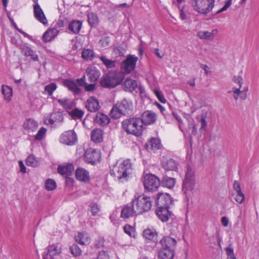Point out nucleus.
Listing matches in <instances>:
<instances>
[{
	"mask_svg": "<svg viewBox=\"0 0 259 259\" xmlns=\"http://www.w3.org/2000/svg\"><path fill=\"white\" fill-rule=\"evenodd\" d=\"M38 125L37 122L34 119L28 118L24 122L23 126L28 133H32L36 130Z\"/></svg>",
	"mask_w": 259,
	"mask_h": 259,
	"instance_id": "6ab92c4d",
	"label": "nucleus"
},
{
	"mask_svg": "<svg viewBox=\"0 0 259 259\" xmlns=\"http://www.w3.org/2000/svg\"><path fill=\"white\" fill-rule=\"evenodd\" d=\"M26 163L28 166L36 167L38 165L39 161L34 155H30L27 158Z\"/></svg>",
	"mask_w": 259,
	"mask_h": 259,
	"instance_id": "c03bdc74",
	"label": "nucleus"
},
{
	"mask_svg": "<svg viewBox=\"0 0 259 259\" xmlns=\"http://www.w3.org/2000/svg\"><path fill=\"white\" fill-rule=\"evenodd\" d=\"M206 114L204 113L201 115V118L200 120V122L201 123V126L200 128V131H204L206 130L207 122L206 120Z\"/></svg>",
	"mask_w": 259,
	"mask_h": 259,
	"instance_id": "864d4df0",
	"label": "nucleus"
},
{
	"mask_svg": "<svg viewBox=\"0 0 259 259\" xmlns=\"http://www.w3.org/2000/svg\"><path fill=\"white\" fill-rule=\"evenodd\" d=\"M74 170V166L72 164H67L60 165L58 167L59 174L65 178H69Z\"/></svg>",
	"mask_w": 259,
	"mask_h": 259,
	"instance_id": "dca6fc26",
	"label": "nucleus"
},
{
	"mask_svg": "<svg viewBox=\"0 0 259 259\" xmlns=\"http://www.w3.org/2000/svg\"><path fill=\"white\" fill-rule=\"evenodd\" d=\"M215 0H192L194 10L200 14L210 13L214 6Z\"/></svg>",
	"mask_w": 259,
	"mask_h": 259,
	"instance_id": "423d86ee",
	"label": "nucleus"
},
{
	"mask_svg": "<svg viewBox=\"0 0 259 259\" xmlns=\"http://www.w3.org/2000/svg\"><path fill=\"white\" fill-rule=\"evenodd\" d=\"M33 13L35 18L44 25L48 24V20L44 14V11L38 3L35 4L33 6Z\"/></svg>",
	"mask_w": 259,
	"mask_h": 259,
	"instance_id": "4468645a",
	"label": "nucleus"
},
{
	"mask_svg": "<svg viewBox=\"0 0 259 259\" xmlns=\"http://www.w3.org/2000/svg\"><path fill=\"white\" fill-rule=\"evenodd\" d=\"M175 183L176 180L174 178L166 176L163 177L161 182L162 186L169 189L172 188L174 187Z\"/></svg>",
	"mask_w": 259,
	"mask_h": 259,
	"instance_id": "4c0bfd02",
	"label": "nucleus"
},
{
	"mask_svg": "<svg viewBox=\"0 0 259 259\" xmlns=\"http://www.w3.org/2000/svg\"><path fill=\"white\" fill-rule=\"evenodd\" d=\"M75 241L81 245H87L90 243L91 238L86 232H79L75 236Z\"/></svg>",
	"mask_w": 259,
	"mask_h": 259,
	"instance_id": "5701e85b",
	"label": "nucleus"
},
{
	"mask_svg": "<svg viewBox=\"0 0 259 259\" xmlns=\"http://www.w3.org/2000/svg\"><path fill=\"white\" fill-rule=\"evenodd\" d=\"M63 116L61 113L56 112L51 114L49 122L50 124H54L56 122H61L63 121Z\"/></svg>",
	"mask_w": 259,
	"mask_h": 259,
	"instance_id": "c9c22d12",
	"label": "nucleus"
},
{
	"mask_svg": "<svg viewBox=\"0 0 259 259\" xmlns=\"http://www.w3.org/2000/svg\"><path fill=\"white\" fill-rule=\"evenodd\" d=\"M88 20L91 26H95L99 23V18L97 15L94 13H89L88 15Z\"/></svg>",
	"mask_w": 259,
	"mask_h": 259,
	"instance_id": "a19ab883",
	"label": "nucleus"
},
{
	"mask_svg": "<svg viewBox=\"0 0 259 259\" xmlns=\"http://www.w3.org/2000/svg\"><path fill=\"white\" fill-rule=\"evenodd\" d=\"M145 188L149 191H155L160 185L159 179L153 175L145 176L144 181Z\"/></svg>",
	"mask_w": 259,
	"mask_h": 259,
	"instance_id": "6e6552de",
	"label": "nucleus"
},
{
	"mask_svg": "<svg viewBox=\"0 0 259 259\" xmlns=\"http://www.w3.org/2000/svg\"><path fill=\"white\" fill-rule=\"evenodd\" d=\"M144 237L148 240H156L157 233L155 231L151 229H146L143 232Z\"/></svg>",
	"mask_w": 259,
	"mask_h": 259,
	"instance_id": "37998d69",
	"label": "nucleus"
},
{
	"mask_svg": "<svg viewBox=\"0 0 259 259\" xmlns=\"http://www.w3.org/2000/svg\"><path fill=\"white\" fill-rule=\"evenodd\" d=\"M56 101L63 107V108L66 109H70L74 106L72 101L67 98L59 99H57Z\"/></svg>",
	"mask_w": 259,
	"mask_h": 259,
	"instance_id": "e433bc0d",
	"label": "nucleus"
},
{
	"mask_svg": "<svg viewBox=\"0 0 259 259\" xmlns=\"http://www.w3.org/2000/svg\"><path fill=\"white\" fill-rule=\"evenodd\" d=\"M188 131L190 136H195L197 134V128L193 121L189 122Z\"/></svg>",
	"mask_w": 259,
	"mask_h": 259,
	"instance_id": "4d7b16f0",
	"label": "nucleus"
},
{
	"mask_svg": "<svg viewBox=\"0 0 259 259\" xmlns=\"http://www.w3.org/2000/svg\"><path fill=\"white\" fill-rule=\"evenodd\" d=\"M122 126L127 133L136 136H141L143 132V124L140 119L130 118L122 122Z\"/></svg>",
	"mask_w": 259,
	"mask_h": 259,
	"instance_id": "20e7f679",
	"label": "nucleus"
},
{
	"mask_svg": "<svg viewBox=\"0 0 259 259\" xmlns=\"http://www.w3.org/2000/svg\"><path fill=\"white\" fill-rule=\"evenodd\" d=\"M110 121V119L107 115L101 112H98L94 118V122L102 126L108 125Z\"/></svg>",
	"mask_w": 259,
	"mask_h": 259,
	"instance_id": "aec40b11",
	"label": "nucleus"
},
{
	"mask_svg": "<svg viewBox=\"0 0 259 259\" xmlns=\"http://www.w3.org/2000/svg\"><path fill=\"white\" fill-rule=\"evenodd\" d=\"M75 176L77 180L82 182H87L90 180L89 172L83 168L76 169Z\"/></svg>",
	"mask_w": 259,
	"mask_h": 259,
	"instance_id": "a878e982",
	"label": "nucleus"
},
{
	"mask_svg": "<svg viewBox=\"0 0 259 259\" xmlns=\"http://www.w3.org/2000/svg\"><path fill=\"white\" fill-rule=\"evenodd\" d=\"M175 253L173 249L161 248L158 252L159 259H172Z\"/></svg>",
	"mask_w": 259,
	"mask_h": 259,
	"instance_id": "bb28decb",
	"label": "nucleus"
},
{
	"mask_svg": "<svg viewBox=\"0 0 259 259\" xmlns=\"http://www.w3.org/2000/svg\"><path fill=\"white\" fill-rule=\"evenodd\" d=\"M100 60L106 66L107 68H111L115 66L116 62L115 61L108 59L106 56H102L99 57Z\"/></svg>",
	"mask_w": 259,
	"mask_h": 259,
	"instance_id": "79ce46f5",
	"label": "nucleus"
},
{
	"mask_svg": "<svg viewBox=\"0 0 259 259\" xmlns=\"http://www.w3.org/2000/svg\"><path fill=\"white\" fill-rule=\"evenodd\" d=\"M154 93H155V95L156 96V97H157V98L158 99V100L160 102H163V103L165 102L166 100L164 98V96L163 95V94H162V93L160 91L156 90L154 91Z\"/></svg>",
	"mask_w": 259,
	"mask_h": 259,
	"instance_id": "680f3d73",
	"label": "nucleus"
},
{
	"mask_svg": "<svg viewBox=\"0 0 259 259\" xmlns=\"http://www.w3.org/2000/svg\"><path fill=\"white\" fill-rule=\"evenodd\" d=\"M110 41V38L108 36L104 37L100 40L101 45L103 47H107L109 45Z\"/></svg>",
	"mask_w": 259,
	"mask_h": 259,
	"instance_id": "e2e57ef3",
	"label": "nucleus"
},
{
	"mask_svg": "<svg viewBox=\"0 0 259 259\" xmlns=\"http://www.w3.org/2000/svg\"><path fill=\"white\" fill-rule=\"evenodd\" d=\"M84 112L78 109H74L70 113V115L74 119H79L82 117Z\"/></svg>",
	"mask_w": 259,
	"mask_h": 259,
	"instance_id": "de8ad7c7",
	"label": "nucleus"
},
{
	"mask_svg": "<svg viewBox=\"0 0 259 259\" xmlns=\"http://www.w3.org/2000/svg\"><path fill=\"white\" fill-rule=\"evenodd\" d=\"M133 110V105L131 102L124 99L118 102L114 105L110 111V115L114 119H118L122 115L130 114Z\"/></svg>",
	"mask_w": 259,
	"mask_h": 259,
	"instance_id": "f03ea898",
	"label": "nucleus"
},
{
	"mask_svg": "<svg viewBox=\"0 0 259 259\" xmlns=\"http://www.w3.org/2000/svg\"><path fill=\"white\" fill-rule=\"evenodd\" d=\"M60 141L67 145H73L77 141L76 134L73 130L66 131L61 135Z\"/></svg>",
	"mask_w": 259,
	"mask_h": 259,
	"instance_id": "1a4fd4ad",
	"label": "nucleus"
},
{
	"mask_svg": "<svg viewBox=\"0 0 259 259\" xmlns=\"http://www.w3.org/2000/svg\"><path fill=\"white\" fill-rule=\"evenodd\" d=\"M81 57L84 60H92L95 57V53L91 49H84L82 51Z\"/></svg>",
	"mask_w": 259,
	"mask_h": 259,
	"instance_id": "58836bf2",
	"label": "nucleus"
},
{
	"mask_svg": "<svg viewBox=\"0 0 259 259\" xmlns=\"http://www.w3.org/2000/svg\"><path fill=\"white\" fill-rule=\"evenodd\" d=\"M101 158V154L99 151L90 148L84 153V159L87 162L92 164H95L99 161Z\"/></svg>",
	"mask_w": 259,
	"mask_h": 259,
	"instance_id": "9b49d317",
	"label": "nucleus"
},
{
	"mask_svg": "<svg viewBox=\"0 0 259 259\" xmlns=\"http://www.w3.org/2000/svg\"><path fill=\"white\" fill-rule=\"evenodd\" d=\"M172 202V198L167 193H158L156 200L157 207L169 208Z\"/></svg>",
	"mask_w": 259,
	"mask_h": 259,
	"instance_id": "9d476101",
	"label": "nucleus"
},
{
	"mask_svg": "<svg viewBox=\"0 0 259 259\" xmlns=\"http://www.w3.org/2000/svg\"><path fill=\"white\" fill-rule=\"evenodd\" d=\"M61 252L62 245L60 243H57L48 246V252L46 255L52 258L55 255H59Z\"/></svg>",
	"mask_w": 259,
	"mask_h": 259,
	"instance_id": "a211bd4d",
	"label": "nucleus"
},
{
	"mask_svg": "<svg viewBox=\"0 0 259 259\" xmlns=\"http://www.w3.org/2000/svg\"><path fill=\"white\" fill-rule=\"evenodd\" d=\"M134 214H136V211L134 204L132 203L131 205L125 206L122 209L121 212V217L123 218H128L133 217Z\"/></svg>",
	"mask_w": 259,
	"mask_h": 259,
	"instance_id": "b1692460",
	"label": "nucleus"
},
{
	"mask_svg": "<svg viewBox=\"0 0 259 259\" xmlns=\"http://www.w3.org/2000/svg\"><path fill=\"white\" fill-rule=\"evenodd\" d=\"M56 88V84L55 83H51L45 87V90L48 93L49 95L51 96Z\"/></svg>",
	"mask_w": 259,
	"mask_h": 259,
	"instance_id": "5fc2aeb1",
	"label": "nucleus"
},
{
	"mask_svg": "<svg viewBox=\"0 0 259 259\" xmlns=\"http://www.w3.org/2000/svg\"><path fill=\"white\" fill-rule=\"evenodd\" d=\"M132 202L135 207L136 214H140L149 211L153 203L151 197L145 195L135 196Z\"/></svg>",
	"mask_w": 259,
	"mask_h": 259,
	"instance_id": "7ed1b4c3",
	"label": "nucleus"
},
{
	"mask_svg": "<svg viewBox=\"0 0 259 259\" xmlns=\"http://www.w3.org/2000/svg\"><path fill=\"white\" fill-rule=\"evenodd\" d=\"M71 254L74 256H78L81 254V250L76 244H73L70 247Z\"/></svg>",
	"mask_w": 259,
	"mask_h": 259,
	"instance_id": "8fccbe9b",
	"label": "nucleus"
},
{
	"mask_svg": "<svg viewBox=\"0 0 259 259\" xmlns=\"http://www.w3.org/2000/svg\"><path fill=\"white\" fill-rule=\"evenodd\" d=\"M241 88H233L232 90L229 91V93H232V96L235 101H237L239 99V96L241 100H244L246 99L247 95L244 91H240Z\"/></svg>",
	"mask_w": 259,
	"mask_h": 259,
	"instance_id": "2f4dec72",
	"label": "nucleus"
},
{
	"mask_svg": "<svg viewBox=\"0 0 259 259\" xmlns=\"http://www.w3.org/2000/svg\"><path fill=\"white\" fill-rule=\"evenodd\" d=\"M197 189L195 181L183 182V191L188 198L191 197Z\"/></svg>",
	"mask_w": 259,
	"mask_h": 259,
	"instance_id": "f8f14e48",
	"label": "nucleus"
},
{
	"mask_svg": "<svg viewBox=\"0 0 259 259\" xmlns=\"http://www.w3.org/2000/svg\"><path fill=\"white\" fill-rule=\"evenodd\" d=\"M156 119L155 113L151 111H146L144 112L141 116L140 120L142 122V124H151L155 122Z\"/></svg>",
	"mask_w": 259,
	"mask_h": 259,
	"instance_id": "2eb2a0df",
	"label": "nucleus"
},
{
	"mask_svg": "<svg viewBox=\"0 0 259 259\" xmlns=\"http://www.w3.org/2000/svg\"><path fill=\"white\" fill-rule=\"evenodd\" d=\"M1 92L6 101L9 102L11 101L13 96V89L11 87L3 84L1 87Z\"/></svg>",
	"mask_w": 259,
	"mask_h": 259,
	"instance_id": "c756f323",
	"label": "nucleus"
},
{
	"mask_svg": "<svg viewBox=\"0 0 259 259\" xmlns=\"http://www.w3.org/2000/svg\"><path fill=\"white\" fill-rule=\"evenodd\" d=\"M124 232L131 237H135V229L129 225H126L124 227Z\"/></svg>",
	"mask_w": 259,
	"mask_h": 259,
	"instance_id": "3c124183",
	"label": "nucleus"
},
{
	"mask_svg": "<svg viewBox=\"0 0 259 259\" xmlns=\"http://www.w3.org/2000/svg\"><path fill=\"white\" fill-rule=\"evenodd\" d=\"M22 52L26 56L32 55L33 51L28 47H25L22 49Z\"/></svg>",
	"mask_w": 259,
	"mask_h": 259,
	"instance_id": "69168bd1",
	"label": "nucleus"
},
{
	"mask_svg": "<svg viewBox=\"0 0 259 259\" xmlns=\"http://www.w3.org/2000/svg\"><path fill=\"white\" fill-rule=\"evenodd\" d=\"M82 26V23L80 21L73 20L68 25V29L73 33H78Z\"/></svg>",
	"mask_w": 259,
	"mask_h": 259,
	"instance_id": "f704fd0d",
	"label": "nucleus"
},
{
	"mask_svg": "<svg viewBox=\"0 0 259 259\" xmlns=\"http://www.w3.org/2000/svg\"><path fill=\"white\" fill-rule=\"evenodd\" d=\"M156 214L162 222H167L171 217V213L168 210V208L157 207Z\"/></svg>",
	"mask_w": 259,
	"mask_h": 259,
	"instance_id": "393cba45",
	"label": "nucleus"
},
{
	"mask_svg": "<svg viewBox=\"0 0 259 259\" xmlns=\"http://www.w3.org/2000/svg\"><path fill=\"white\" fill-rule=\"evenodd\" d=\"M85 90L88 92L93 91L96 89L95 84L94 83L88 84L86 83V85L84 86Z\"/></svg>",
	"mask_w": 259,
	"mask_h": 259,
	"instance_id": "774afa93",
	"label": "nucleus"
},
{
	"mask_svg": "<svg viewBox=\"0 0 259 259\" xmlns=\"http://www.w3.org/2000/svg\"><path fill=\"white\" fill-rule=\"evenodd\" d=\"M47 130L45 127H41L35 136V139L40 140L45 136Z\"/></svg>",
	"mask_w": 259,
	"mask_h": 259,
	"instance_id": "6e6d98bb",
	"label": "nucleus"
},
{
	"mask_svg": "<svg viewBox=\"0 0 259 259\" xmlns=\"http://www.w3.org/2000/svg\"><path fill=\"white\" fill-rule=\"evenodd\" d=\"M232 196L234 197V199L239 203H242L245 200V196L242 191L233 192Z\"/></svg>",
	"mask_w": 259,
	"mask_h": 259,
	"instance_id": "09e8293b",
	"label": "nucleus"
},
{
	"mask_svg": "<svg viewBox=\"0 0 259 259\" xmlns=\"http://www.w3.org/2000/svg\"><path fill=\"white\" fill-rule=\"evenodd\" d=\"M195 181V174L193 169L190 166H187L184 182Z\"/></svg>",
	"mask_w": 259,
	"mask_h": 259,
	"instance_id": "ea45409f",
	"label": "nucleus"
},
{
	"mask_svg": "<svg viewBox=\"0 0 259 259\" xmlns=\"http://www.w3.org/2000/svg\"><path fill=\"white\" fill-rule=\"evenodd\" d=\"M91 211L93 215H97L100 211V207L96 203H91L90 204Z\"/></svg>",
	"mask_w": 259,
	"mask_h": 259,
	"instance_id": "603ef678",
	"label": "nucleus"
},
{
	"mask_svg": "<svg viewBox=\"0 0 259 259\" xmlns=\"http://www.w3.org/2000/svg\"><path fill=\"white\" fill-rule=\"evenodd\" d=\"M233 80L234 82L238 84L239 88H241L243 83V79L241 76H234L233 78Z\"/></svg>",
	"mask_w": 259,
	"mask_h": 259,
	"instance_id": "13d9d810",
	"label": "nucleus"
},
{
	"mask_svg": "<svg viewBox=\"0 0 259 259\" xmlns=\"http://www.w3.org/2000/svg\"><path fill=\"white\" fill-rule=\"evenodd\" d=\"M97 259H109V256L106 252L102 251L99 253Z\"/></svg>",
	"mask_w": 259,
	"mask_h": 259,
	"instance_id": "0e129e2a",
	"label": "nucleus"
},
{
	"mask_svg": "<svg viewBox=\"0 0 259 259\" xmlns=\"http://www.w3.org/2000/svg\"><path fill=\"white\" fill-rule=\"evenodd\" d=\"M63 85L75 94H79L81 92V90L76 84V83L73 80L65 79L63 81Z\"/></svg>",
	"mask_w": 259,
	"mask_h": 259,
	"instance_id": "cd10ccee",
	"label": "nucleus"
},
{
	"mask_svg": "<svg viewBox=\"0 0 259 259\" xmlns=\"http://www.w3.org/2000/svg\"><path fill=\"white\" fill-rule=\"evenodd\" d=\"M77 84L80 86H85L86 85V81H85V76H83L82 77L80 78H78L76 80Z\"/></svg>",
	"mask_w": 259,
	"mask_h": 259,
	"instance_id": "338daca9",
	"label": "nucleus"
},
{
	"mask_svg": "<svg viewBox=\"0 0 259 259\" xmlns=\"http://www.w3.org/2000/svg\"><path fill=\"white\" fill-rule=\"evenodd\" d=\"M58 30L56 28L48 29L43 34L42 39L45 42H49L54 39L58 34Z\"/></svg>",
	"mask_w": 259,
	"mask_h": 259,
	"instance_id": "7c9ffc66",
	"label": "nucleus"
},
{
	"mask_svg": "<svg viewBox=\"0 0 259 259\" xmlns=\"http://www.w3.org/2000/svg\"><path fill=\"white\" fill-rule=\"evenodd\" d=\"M232 1V0H227L225 3V6L223 7H222L221 9L218 10L216 13L219 14L227 10V9L231 5Z\"/></svg>",
	"mask_w": 259,
	"mask_h": 259,
	"instance_id": "bf43d9fd",
	"label": "nucleus"
},
{
	"mask_svg": "<svg viewBox=\"0 0 259 259\" xmlns=\"http://www.w3.org/2000/svg\"><path fill=\"white\" fill-rule=\"evenodd\" d=\"M161 164L162 167L166 170H175L177 168V162L171 158L163 159Z\"/></svg>",
	"mask_w": 259,
	"mask_h": 259,
	"instance_id": "c85d7f7f",
	"label": "nucleus"
},
{
	"mask_svg": "<svg viewBox=\"0 0 259 259\" xmlns=\"http://www.w3.org/2000/svg\"><path fill=\"white\" fill-rule=\"evenodd\" d=\"M133 171L132 165L130 159L118 161L113 166L111 174L121 183L128 181Z\"/></svg>",
	"mask_w": 259,
	"mask_h": 259,
	"instance_id": "f257e3e1",
	"label": "nucleus"
},
{
	"mask_svg": "<svg viewBox=\"0 0 259 259\" xmlns=\"http://www.w3.org/2000/svg\"><path fill=\"white\" fill-rule=\"evenodd\" d=\"M137 86V82L135 80L126 78L124 83V90L126 91L133 92Z\"/></svg>",
	"mask_w": 259,
	"mask_h": 259,
	"instance_id": "72a5a7b5",
	"label": "nucleus"
},
{
	"mask_svg": "<svg viewBox=\"0 0 259 259\" xmlns=\"http://www.w3.org/2000/svg\"><path fill=\"white\" fill-rule=\"evenodd\" d=\"M124 77L121 72H110L101 78L100 84L103 87L113 88L119 84L123 80Z\"/></svg>",
	"mask_w": 259,
	"mask_h": 259,
	"instance_id": "39448f33",
	"label": "nucleus"
},
{
	"mask_svg": "<svg viewBox=\"0 0 259 259\" xmlns=\"http://www.w3.org/2000/svg\"><path fill=\"white\" fill-rule=\"evenodd\" d=\"M103 139V132L100 128H96L91 133V139L95 143H100Z\"/></svg>",
	"mask_w": 259,
	"mask_h": 259,
	"instance_id": "473e14b6",
	"label": "nucleus"
},
{
	"mask_svg": "<svg viewBox=\"0 0 259 259\" xmlns=\"http://www.w3.org/2000/svg\"><path fill=\"white\" fill-rule=\"evenodd\" d=\"M218 33L217 29H213L211 32L207 31H199L197 32V36L200 39H204L208 40H212L215 35Z\"/></svg>",
	"mask_w": 259,
	"mask_h": 259,
	"instance_id": "f3484780",
	"label": "nucleus"
},
{
	"mask_svg": "<svg viewBox=\"0 0 259 259\" xmlns=\"http://www.w3.org/2000/svg\"><path fill=\"white\" fill-rule=\"evenodd\" d=\"M86 109L91 112H96L100 108L99 100L94 97H90L87 100L85 106Z\"/></svg>",
	"mask_w": 259,
	"mask_h": 259,
	"instance_id": "ddd939ff",
	"label": "nucleus"
},
{
	"mask_svg": "<svg viewBox=\"0 0 259 259\" xmlns=\"http://www.w3.org/2000/svg\"><path fill=\"white\" fill-rule=\"evenodd\" d=\"M148 147H150L152 150H157L161 147V143L160 140L156 138H152L150 141Z\"/></svg>",
	"mask_w": 259,
	"mask_h": 259,
	"instance_id": "a18cd8bd",
	"label": "nucleus"
},
{
	"mask_svg": "<svg viewBox=\"0 0 259 259\" xmlns=\"http://www.w3.org/2000/svg\"><path fill=\"white\" fill-rule=\"evenodd\" d=\"M160 243L162 246V248L172 249L176 245L177 241L174 238L165 236L161 239Z\"/></svg>",
	"mask_w": 259,
	"mask_h": 259,
	"instance_id": "412c9836",
	"label": "nucleus"
},
{
	"mask_svg": "<svg viewBox=\"0 0 259 259\" xmlns=\"http://www.w3.org/2000/svg\"><path fill=\"white\" fill-rule=\"evenodd\" d=\"M138 58L134 55H128L126 59L123 61L121 65V72L124 74H128L131 72L135 68Z\"/></svg>",
	"mask_w": 259,
	"mask_h": 259,
	"instance_id": "0eeeda50",
	"label": "nucleus"
},
{
	"mask_svg": "<svg viewBox=\"0 0 259 259\" xmlns=\"http://www.w3.org/2000/svg\"><path fill=\"white\" fill-rule=\"evenodd\" d=\"M86 72L91 82L96 81L100 76V71L95 67L90 66L87 68Z\"/></svg>",
	"mask_w": 259,
	"mask_h": 259,
	"instance_id": "4be33fe9",
	"label": "nucleus"
},
{
	"mask_svg": "<svg viewBox=\"0 0 259 259\" xmlns=\"http://www.w3.org/2000/svg\"><path fill=\"white\" fill-rule=\"evenodd\" d=\"M104 239L101 237H99L95 242V245L97 248H101L103 246Z\"/></svg>",
	"mask_w": 259,
	"mask_h": 259,
	"instance_id": "052dcab7",
	"label": "nucleus"
},
{
	"mask_svg": "<svg viewBox=\"0 0 259 259\" xmlns=\"http://www.w3.org/2000/svg\"><path fill=\"white\" fill-rule=\"evenodd\" d=\"M57 186L55 181L51 179H48L46 181L45 187L48 191H52L56 189Z\"/></svg>",
	"mask_w": 259,
	"mask_h": 259,
	"instance_id": "49530a36",
	"label": "nucleus"
}]
</instances>
